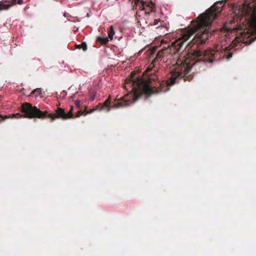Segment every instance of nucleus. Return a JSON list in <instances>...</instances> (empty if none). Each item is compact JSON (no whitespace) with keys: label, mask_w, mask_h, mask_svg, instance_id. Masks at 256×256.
I'll return each mask as SVG.
<instances>
[{"label":"nucleus","mask_w":256,"mask_h":256,"mask_svg":"<svg viewBox=\"0 0 256 256\" xmlns=\"http://www.w3.org/2000/svg\"><path fill=\"white\" fill-rule=\"evenodd\" d=\"M224 5L222 2H216L196 20L192 21L190 28L184 30L168 34V30L166 26L157 28L165 35L161 40V44H168L163 48L169 50L168 54L173 56L172 59L175 61L181 59L180 66L184 74H188L195 62L203 60L210 63L222 58L230 59L232 57L229 52L230 46L218 44L214 49L204 52L200 49V45L206 43L210 34L206 28L210 26L220 14Z\"/></svg>","instance_id":"nucleus-1"},{"label":"nucleus","mask_w":256,"mask_h":256,"mask_svg":"<svg viewBox=\"0 0 256 256\" xmlns=\"http://www.w3.org/2000/svg\"><path fill=\"white\" fill-rule=\"evenodd\" d=\"M168 51L162 48L142 76H136L134 72H132L130 76L126 78L124 86L126 90L130 88V92L122 98H118L116 96L112 108L129 106L143 94L150 95L166 92L171 85L176 82L177 79L184 78V80H190V76H186L180 66L181 59L175 61Z\"/></svg>","instance_id":"nucleus-2"},{"label":"nucleus","mask_w":256,"mask_h":256,"mask_svg":"<svg viewBox=\"0 0 256 256\" xmlns=\"http://www.w3.org/2000/svg\"><path fill=\"white\" fill-rule=\"evenodd\" d=\"M248 8L250 9V12H247L250 16L246 18L248 22L244 28L227 23L223 26V29L228 32H236L235 39L232 42L234 48L238 46L239 43L251 44L255 40L252 36L256 28V8H253L249 6Z\"/></svg>","instance_id":"nucleus-3"},{"label":"nucleus","mask_w":256,"mask_h":256,"mask_svg":"<svg viewBox=\"0 0 256 256\" xmlns=\"http://www.w3.org/2000/svg\"><path fill=\"white\" fill-rule=\"evenodd\" d=\"M138 6L142 10H144L146 14H149L154 12V4L151 0H138Z\"/></svg>","instance_id":"nucleus-4"},{"label":"nucleus","mask_w":256,"mask_h":256,"mask_svg":"<svg viewBox=\"0 0 256 256\" xmlns=\"http://www.w3.org/2000/svg\"><path fill=\"white\" fill-rule=\"evenodd\" d=\"M73 106L71 107L70 112L66 114L64 110L60 108H58L56 111V114H50L48 117L51 118L52 120H54L56 118H61L64 120L69 118H73L74 114L72 113Z\"/></svg>","instance_id":"nucleus-5"},{"label":"nucleus","mask_w":256,"mask_h":256,"mask_svg":"<svg viewBox=\"0 0 256 256\" xmlns=\"http://www.w3.org/2000/svg\"><path fill=\"white\" fill-rule=\"evenodd\" d=\"M111 100L110 98L107 99L104 102V104L102 106L101 104H100L98 106H96L95 108H94L88 111H87L86 109H85L84 110H79L78 112V114H76V117H79L81 115H84L86 116L88 114H90L94 112L99 110H104L106 108H107L109 106V105L110 104Z\"/></svg>","instance_id":"nucleus-6"},{"label":"nucleus","mask_w":256,"mask_h":256,"mask_svg":"<svg viewBox=\"0 0 256 256\" xmlns=\"http://www.w3.org/2000/svg\"><path fill=\"white\" fill-rule=\"evenodd\" d=\"M16 0H2L0 1V11L8 10L16 3Z\"/></svg>","instance_id":"nucleus-7"},{"label":"nucleus","mask_w":256,"mask_h":256,"mask_svg":"<svg viewBox=\"0 0 256 256\" xmlns=\"http://www.w3.org/2000/svg\"><path fill=\"white\" fill-rule=\"evenodd\" d=\"M108 38L110 40H112L113 39V36H114L115 34V32L114 30V28L112 26H110L108 28Z\"/></svg>","instance_id":"nucleus-8"},{"label":"nucleus","mask_w":256,"mask_h":256,"mask_svg":"<svg viewBox=\"0 0 256 256\" xmlns=\"http://www.w3.org/2000/svg\"><path fill=\"white\" fill-rule=\"evenodd\" d=\"M96 40L102 44H106L109 41L108 38H102V36H98Z\"/></svg>","instance_id":"nucleus-9"},{"label":"nucleus","mask_w":256,"mask_h":256,"mask_svg":"<svg viewBox=\"0 0 256 256\" xmlns=\"http://www.w3.org/2000/svg\"><path fill=\"white\" fill-rule=\"evenodd\" d=\"M42 94V90L40 88H36L30 94V96H33L34 95L36 97L40 96Z\"/></svg>","instance_id":"nucleus-10"},{"label":"nucleus","mask_w":256,"mask_h":256,"mask_svg":"<svg viewBox=\"0 0 256 256\" xmlns=\"http://www.w3.org/2000/svg\"><path fill=\"white\" fill-rule=\"evenodd\" d=\"M77 48H79V49L82 48L84 51L86 50L87 49V46H86V42H83L80 44L78 45Z\"/></svg>","instance_id":"nucleus-11"},{"label":"nucleus","mask_w":256,"mask_h":256,"mask_svg":"<svg viewBox=\"0 0 256 256\" xmlns=\"http://www.w3.org/2000/svg\"><path fill=\"white\" fill-rule=\"evenodd\" d=\"M96 96V92H94V93L90 94V100L91 102L94 101V99H95Z\"/></svg>","instance_id":"nucleus-12"},{"label":"nucleus","mask_w":256,"mask_h":256,"mask_svg":"<svg viewBox=\"0 0 256 256\" xmlns=\"http://www.w3.org/2000/svg\"><path fill=\"white\" fill-rule=\"evenodd\" d=\"M74 104H75V105L76 106V107L77 108L80 110L81 108V106H80V102L78 100H76L74 101Z\"/></svg>","instance_id":"nucleus-13"},{"label":"nucleus","mask_w":256,"mask_h":256,"mask_svg":"<svg viewBox=\"0 0 256 256\" xmlns=\"http://www.w3.org/2000/svg\"><path fill=\"white\" fill-rule=\"evenodd\" d=\"M159 22L160 21L158 20H154L152 24L156 26L158 24Z\"/></svg>","instance_id":"nucleus-14"},{"label":"nucleus","mask_w":256,"mask_h":256,"mask_svg":"<svg viewBox=\"0 0 256 256\" xmlns=\"http://www.w3.org/2000/svg\"><path fill=\"white\" fill-rule=\"evenodd\" d=\"M142 52V50L139 51L138 52L137 54V56H140L141 54V53Z\"/></svg>","instance_id":"nucleus-15"},{"label":"nucleus","mask_w":256,"mask_h":256,"mask_svg":"<svg viewBox=\"0 0 256 256\" xmlns=\"http://www.w3.org/2000/svg\"><path fill=\"white\" fill-rule=\"evenodd\" d=\"M110 108H108V110H106V111H107V112H110Z\"/></svg>","instance_id":"nucleus-16"}]
</instances>
